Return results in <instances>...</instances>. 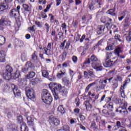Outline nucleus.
<instances>
[{"label": "nucleus", "mask_w": 131, "mask_h": 131, "mask_svg": "<svg viewBox=\"0 0 131 131\" xmlns=\"http://www.w3.org/2000/svg\"><path fill=\"white\" fill-rule=\"evenodd\" d=\"M12 72L13 68L10 66H7L5 70L3 71V77L6 80H10L12 78Z\"/></svg>", "instance_id": "obj_1"}, {"label": "nucleus", "mask_w": 131, "mask_h": 131, "mask_svg": "<svg viewBox=\"0 0 131 131\" xmlns=\"http://www.w3.org/2000/svg\"><path fill=\"white\" fill-rule=\"evenodd\" d=\"M10 25H11V21L7 17L3 16L0 19V30H4L5 26H10Z\"/></svg>", "instance_id": "obj_2"}, {"label": "nucleus", "mask_w": 131, "mask_h": 131, "mask_svg": "<svg viewBox=\"0 0 131 131\" xmlns=\"http://www.w3.org/2000/svg\"><path fill=\"white\" fill-rule=\"evenodd\" d=\"M33 69H34V66H33V64L30 61H28L25 64V67L23 68L21 71V72H23V73L26 74L28 71L33 70Z\"/></svg>", "instance_id": "obj_3"}, {"label": "nucleus", "mask_w": 131, "mask_h": 131, "mask_svg": "<svg viewBox=\"0 0 131 131\" xmlns=\"http://www.w3.org/2000/svg\"><path fill=\"white\" fill-rule=\"evenodd\" d=\"M26 94L27 97L30 100H34L35 99V94L34 90L28 87L26 88Z\"/></svg>", "instance_id": "obj_4"}, {"label": "nucleus", "mask_w": 131, "mask_h": 131, "mask_svg": "<svg viewBox=\"0 0 131 131\" xmlns=\"http://www.w3.org/2000/svg\"><path fill=\"white\" fill-rule=\"evenodd\" d=\"M54 85L55 86L53 88V90H52V92L59 94L60 93H67V91L62 90V88L61 84L55 83H54Z\"/></svg>", "instance_id": "obj_5"}, {"label": "nucleus", "mask_w": 131, "mask_h": 131, "mask_svg": "<svg viewBox=\"0 0 131 131\" xmlns=\"http://www.w3.org/2000/svg\"><path fill=\"white\" fill-rule=\"evenodd\" d=\"M12 1L13 0H5L0 5V10L1 9H3V10H0V13H5L6 10L9 8V3H11Z\"/></svg>", "instance_id": "obj_6"}, {"label": "nucleus", "mask_w": 131, "mask_h": 131, "mask_svg": "<svg viewBox=\"0 0 131 131\" xmlns=\"http://www.w3.org/2000/svg\"><path fill=\"white\" fill-rule=\"evenodd\" d=\"M118 59H117L115 61H113V60H111L110 59H105L104 62H103V66L104 67H111V66H113V65L116 64L117 63H118L117 61Z\"/></svg>", "instance_id": "obj_7"}, {"label": "nucleus", "mask_w": 131, "mask_h": 131, "mask_svg": "<svg viewBox=\"0 0 131 131\" xmlns=\"http://www.w3.org/2000/svg\"><path fill=\"white\" fill-rule=\"evenodd\" d=\"M130 17V15L127 11H124L121 14V16L118 17L119 21H122L123 19H128Z\"/></svg>", "instance_id": "obj_8"}, {"label": "nucleus", "mask_w": 131, "mask_h": 131, "mask_svg": "<svg viewBox=\"0 0 131 131\" xmlns=\"http://www.w3.org/2000/svg\"><path fill=\"white\" fill-rule=\"evenodd\" d=\"M107 78H106L105 80H100L99 81V84L97 86V89H99V90H105L106 84L104 83H107Z\"/></svg>", "instance_id": "obj_9"}, {"label": "nucleus", "mask_w": 131, "mask_h": 131, "mask_svg": "<svg viewBox=\"0 0 131 131\" xmlns=\"http://www.w3.org/2000/svg\"><path fill=\"white\" fill-rule=\"evenodd\" d=\"M92 67L94 69H96V71H102L103 70V67L98 62H93L92 63Z\"/></svg>", "instance_id": "obj_10"}, {"label": "nucleus", "mask_w": 131, "mask_h": 131, "mask_svg": "<svg viewBox=\"0 0 131 131\" xmlns=\"http://www.w3.org/2000/svg\"><path fill=\"white\" fill-rule=\"evenodd\" d=\"M51 96V94L47 90H43L41 94V98L43 102L47 100V98H49Z\"/></svg>", "instance_id": "obj_11"}, {"label": "nucleus", "mask_w": 131, "mask_h": 131, "mask_svg": "<svg viewBox=\"0 0 131 131\" xmlns=\"http://www.w3.org/2000/svg\"><path fill=\"white\" fill-rule=\"evenodd\" d=\"M12 91L13 92L14 95L15 96V97H19L21 95V92L19 90H18V88L15 84H13L12 85Z\"/></svg>", "instance_id": "obj_12"}, {"label": "nucleus", "mask_w": 131, "mask_h": 131, "mask_svg": "<svg viewBox=\"0 0 131 131\" xmlns=\"http://www.w3.org/2000/svg\"><path fill=\"white\" fill-rule=\"evenodd\" d=\"M115 55H116L119 57V58H121V59H124L125 58V56L124 55H120L119 54H121L122 53V50H121V48L118 47L115 49Z\"/></svg>", "instance_id": "obj_13"}, {"label": "nucleus", "mask_w": 131, "mask_h": 131, "mask_svg": "<svg viewBox=\"0 0 131 131\" xmlns=\"http://www.w3.org/2000/svg\"><path fill=\"white\" fill-rule=\"evenodd\" d=\"M49 120L56 126H58V125L60 124V120H59V119H57L56 118L54 117L53 116H51L49 118Z\"/></svg>", "instance_id": "obj_14"}, {"label": "nucleus", "mask_w": 131, "mask_h": 131, "mask_svg": "<svg viewBox=\"0 0 131 131\" xmlns=\"http://www.w3.org/2000/svg\"><path fill=\"white\" fill-rule=\"evenodd\" d=\"M105 31V26L99 25L97 29V33L99 35L103 34V33Z\"/></svg>", "instance_id": "obj_15"}, {"label": "nucleus", "mask_w": 131, "mask_h": 131, "mask_svg": "<svg viewBox=\"0 0 131 131\" xmlns=\"http://www.w3.org/2000/svg\"><path fill=\"white\" fill-rule=\"evenodd\" d=\"M126 85V82H125L123 85V86H121L120 88V92L121 94V96L122 98H125V94H124V86Z\"/></svg>", "instance_id": "obj_16"}, {"label": "nucleus", "mask_w": 131, "mask_h": 131, "mask_svg": "<svg viewBox=\"0 0 131 131\" xmlns=\"http://www.w3.org/2000/svg\"><path fill=\"white\" fill-rule=\"evenodd\" d=\"M9 15L10 17H16L17 15H20V13L18 12V11H17V9H13L10 11Z\"/></svg>", "instance_id": "obj_17"}, {"label": "nucleus", "mask_w": 131, "mask_h": 131, "mask_svg": "<svg viewBox=\"0 0 131 131\" xmlns=\"http://www.w3.org/2000/svg\"><path fill=\"white\" fill-rule=\"evenodd\" d=\"M6 53L4 51H0V62H4L6 61Z\"/></svg>", "instance_id": "obj_18"}, {"label": "nucleus", "mask_w": 131, "mask_h": 131, "mask_svg": "<svg viewBox=\"0 0 131 131\" xmlns=\"http://www.w3.org/2000/svg\"><path fill=\"white\" fill-rule=\"evenodd\" d=\"M20 130L28 131V129H27L26 123H25V122H20Z\"/></svg>", "instance_id": "obj_19"}, {"label": "nucleus", "mask_w": 131, "mask_h": 131, "mask_svg": "<svg viewBox=\"0 0 131 131\" xmlns=\"http://www.w3.org/2000/svg\"><path fill=\"white\" fill-rule=\"evenodd\" d=\"M53 101V98H52V96L49 95V97H46V100H44L43 102L45 103L46 104H48V105L51 104L52 103V101Z\"/></svg>", "instance_id": "obj_20"}, {"label": "nucleus", "mask_w": 131, "mask_h": 131, "mask_svg": "<svg viewBox=\"0 0 131 131\" xmlns=\"http://www.w3.org/2000/svg\"><path fill=\"white\" fill-rule=\"evenodd\" d=\"M27 119L28 120V125L30 126H33V125H34V123H33V119H32L30 117H27Z\"/></svg>", "instance_id": "obj_21"}, {"label": "nucleus", "mask_w": 131, "mask_h": 131, "mask_svg": "<svg viewBox=\"0 0 131 131\" xmlns=\"http://www.w3.org/2000/svg\"><path fill=\"white\" fill-rule=\"evenodd\" d=\"M108 15H111V16H116V13H115V9H109L107 12Z\"/></svg>", "instance_id": "obj_22"}, {"label": "nucleus", "mask_w": 131, "mask_h": 131, "mask_svg": "<svg viewBox=\"0 0 131 131\" xmlns=\"http://www.w3.org/2000/svg\"><path fill=\"white\" fill-rule=\"evenodd\" d=\"M131 24L129 21V18H125L124 23L123 24L124 27H129V25Z\"/></svg>", "instance_id": "obj_23"}, {"label": "nucleus", "mask_w": 131, "mask_h": 131, "mask_svg": "<svg viewBox=\"0 0 131 131\" xmlns=\"http://www.w3.org/2000/svg\"><path fill=\"white\" fill-rule=\"evenodd\" d=\"M103 39H101L100 40H99L97 42V43L95 45L94 47H93V49H94V50H96V49H98L99 46H102V43H103Z\"/></svg>", "instance_id": "obj_24"}, {"label": "nucleus", "mask_w": 131, "mask_h": 131, "mask_svg": "<svg viewBox=\"0 0 131 131\" xmlns=\"http://www.w3.org/2000/svg\"><path fill=\"white\" fill-rule=\"evenodd\" d=\"M5 42H6V38L3 35H0V46L5 45Z\"/></svg>", "instance_id": "obj_25"}, {"label": "nucleus", "mask_w": 131, "mask_h": 131, "mask_svg": "<svg viewBox=\"0 0 131 131\" xmlns=\"http://www.w3.org/2000/svg\"><path fill=\"white\" fill-rule=\"evenodd\" d=\"M90 60L91 62H93V63H96V62H98V58H97L96 56H95V55H92L91 56Z\"/></svg>", "instance_id": "obj_26"}, {"label": "nucleus", "mask_w": 131, "mask_h": 131, "mask_svg": "<svg viewBox=\"0 0 131 131\" xmlns=\"http://www.w3.org/2000/svg\"><path fill=\"white\" fill-rule=\"evenodd\" d=\"M23 7L26 12H30L31 11V8L26 4H24Z\"/></svg>", "instance_id": "obj_27"}, {"label": "nucleus", "mask_w": 131, "mask_h": 131, "mask_svg": "<svg viewBox=\"0 0 131 131\" xmlns=\"http://www.w3.org/2000/svg\"><path fill=\"white\" fill-rule=\"evenodd\" d=\"M44 28L46 30V32L47 33H49V31H50V28H51V26H50V24L46 23L44 25Z\"/></svg>", "instance_id": "obj_28"}, {"label": "nucleus", "mask_w": 131, "mask_h": 131, "mask_svg": "<svg viewBox=\"0 0 131 131\" xmlns=\"http://www.w3.org/2000/svg\"><path fill=\"white\" fill-rule=\"evenodd\" d=\"M35 76V73L34 72H30L29 74L27 75V78H33V77Z\"/></svg>", "instance_id": "obj_29"}, {"label": "nucleus", "mask_w": 131, "mask_h": 131, "mask_svg": "<svg viewBox=\"0 0 131 131\" xmlns=\"http://www.w3.org/2000/svg\"><path fill=\"white\" fill-rule=\"evenodd\" d=\"M10 90L11 88L8 84H6L3 89V91L5 92V93H9Z\"/></svg>", "instance_id": "obj_30"}, {"label": "nucleus", "mask_w": 131, "mask_h": 131, "mask_svg": "<svg viewBox=\"0 0 131 131\" xmlns=\"http://www.w3.org/2000/svg\"><path fill=\"white\" fill-rule=\"evenodd\" d=\"M58 111H59V112H61L62 114H64V113H65L66 112L65 110L63 107V105H60L59 106H58Z\"/></svg>", "instance_id": "obj_31"}, {"label": "nucleus", "mask_w": 131, "mask_h": 131, "mask_svg": "<svg viewBox=\"0 0 131 131\" xmlns=\"http://www.w3.org/2000/svg\"><path fill=\"white\" fill-rule=\"evenodd\" d=\"M64 75H65V72H63L62 71H59V72L57 73V77H58V78H62Z\"/></svg>", "instance_id": "obj_32"}, {"label": "nucleus", "mask_w": 131, "mask_h": 131, "mask_svg": "<svg viewBox=\"0 0 131 131\" xmlns=\"http://www.w3.org/2000/svg\"><path fill=\"white\" fill-rule=\"evenodd\" d=\"M32 60L33 62H35V61L37 60V54H36V51L32 55Z\"/></svg>", "instance_id": "obj_33"}, {"label": "nucleus", "mask_w": 131, "mask_h": 131, "mask_svg": "<svg viewBox=\"0 0 131 131\" xmlns=\"http://www.w3.org/2000/svg\"><path fill=\"white\" fill-rule=\"evenodd\" d=\"M43 50L45 52L46 55H47V56H50V55H51V49L45 47L43 48Z\"/></svg>", "instance_id": "obj_34"}, {"label": "nucleus", "mask_w": 131, "mask_h": 131, "mask_svg": "<svg viewBox=\"0 0 131 131\" xmlns=\"http://www.w3.org/2000/svg\"><path fill=\"white\" fill-rule=\"evenodd\" d=\"M42 75L43 77L48 78L49 77V72L46 70L42 71Z\"/></svg>", "instance_id": "obj_35"}, {"label": "nucleus", "mask_w": 131, "mask_h": 131, "mask_svg": "<svg viewBox=\"0 0 131 131\" xmlns=\"http://www.w3.org/2000/svg\"><path fill=\"white\" fill-rule=\"evenodd\" d=\"M121 36H120L119 34H116L115 35V39H116V40L121 42L122 41V40H121Z\"/></svg>", "instance_id": "obj_36"}, {"label": "nucleus", "mask_w": 131, "mask_h": 131, "mask_svg": "<svg viewBox=\"0 0 131 131\" xmlns=\"http://www.w3.org/2000/svg\"><path fill=\"white\" fill-rule=\"evenodd\" d=\"M66 57H67V53H66V52H63L61 55V60L62 61H65Z\"/></svg>", "instance_id": "obj_37"}, {"label": "nucleus", "mask_w": 131, "mask_h": 131, "mask_svg": "<svg viewBox=\"0 0 131 131\" xmlns=\"http://www.w3.org/2000/svg\"><path fill=\"white\" fill-rule=\"evenodd\" d=\"M17 45L19 48H22L24 46V42H23V41L19 40H18Z\"/></svg>", "instance_id": "obj_38"}, {"label": "nucleus", "mask_w": 131, "mask_h": 131, "mask_svg": "<svg viewBox=\"0 0 131 131\" xmlns=\"http://www.w3.org/2000/svg\"><path fill=\"white\" fill-rule=\"evenodd\" d=\"M35 24L39 27V28H41L42 27V23L40 21H35Z\"/></svg>", "instance_id": "obj_39"}, {"label": "nucleus", "mask_w": 131, "mask_h": 131, "mask_svg": "<svg viewBox=\"0 0 131 131\" xmlns=\"http://www.w3.org/2000/svg\"><path fill=\"white\" fill-rule=\"evenodd\" d=\"M52 93L53 94L55 100L57 101V100L59 99V96L58 95V94L60 93H57L56 92H54V91H52Z\"/></svg>", "instance_id": "obj_40"}, {"label": "nucleus", "mask_w": 131, "mask_h": 131, "mask_svg": "<svg viewBox=\"0 0 131 131\" xmlns=\"http://www.w3.org/2000/svg\"><path fill=\"white\" fill-rule=\"evenodd\" d=\"M107 108L111 110V111H113V103L112 102H110L107 105Z\"/></svg>", "instance_id": "obj_41"}, {"label": "nucleus", "mask_w": 131, "mask_h": 131, "mask_svg": "<svg viewBox=\"0 0 131 131\" xmlns=\"http://www.w3.org/2000/svg\"><path fill=\"white\" fill-rule=\"evenodd\" d=\"M83 73H84V77H85V78H86L87 79H89V78H90V75L89 74V72H86L84 71Z\"/></svg>", "instance_id": "obj_42"}, {"label": "nucleus", "mask_w": 131, "mask_h": 131, "mask_svg": "<svg viewBox=\"0 0 131 131\" xmlns=\"http://www.w3.org/2000/svg\"><path fill=\"white\" fill-rule=\"evenodd\" d=\"M51 6H52V3L50 4H48L46 8L44 10L45 13H47V12H48V11H49V10H50V9H51Z\"/></svg>", "instance_id": "obj_43"}, {"label": "nucleus", "mask_w": 131, "mask_h": 131, "mask_svg": "<svg viewBox=\"0 0 131 131\" xmlns=\"http://www.w3.org/2000/svg\"><path fill=\"white\" fill-rule=\"evenodd\" d=\"M105 25H106V28H107L108 30H110V29H111V28L112 27V24H111V23H106Z\"/></svg>", "instance_id": "obj_44"}, {"label": "nucleus", "mask_w": 131, "mask_h": 131, "mask_svg": "<svg viewBox=\"0 0 131 131\" xmlns=\"http://www.w3.org/2000/svg\"><path fill=\"white\" fill-rule=\"evenodd\" d=\"M88 73L89 74V77H95V74H94V72L89 70L88 71Z\"/></svg>", "instance_id": "obj_45"}, {"label": "nucleus", "mask_w": 131, "mask_h": 131, "mask_svg": "<svg viewBox=\"0 0 131 131\" xmlns=\"http://www.w3.org/2000/svg\"><path fill=\"white\" fill-rule=\"evenodd\" d=\"M85 102H86L85 106L86 109H88V107H90V108L92 109V108H93V106H92V105L90 104V101H86Z\"/></svg>", "instance_id": "obj_46"}, {"label": "nucleus", "mask_w": 131, "mask_h": 131, "mask_svg": "<svg viewBox=\"0 0 131 131\" xmlns=\"http://www.w3.org/2000/svg\"><path fill=\"white\" fill-rule=\"evenodd\" d=\"M62 129L64 131H70V130H69V126L66 125L62 127Z\"/></svg>", "instance_id": "obj_47"}, {"label": "nucleus", "mask_w": 131, "mask_h": 131, "mask_svg": "<svg viewBox=\"0 0 131 131\" xmlns=\"http://www.w3.org/2000/svg\"><path fill=\"white\" fill-rule=\"evenodd\" d=\"M20 84L23 86H25V85H26V80H25V79H22L20 82Z\"/></svg>", "instance_id": "obj_48"}, {"label": "nucleus", "mask_w": 131, "mask_h": 131, "mask_svg": "<svg viewBox=\"0 0 131 131\" xmlns=\"http://www.w3.org/2000/svg\"><path fill=\"white\" fill-rule=\"evenodd\" d=\"M20 77V72L16 71L14 75V78H18Z\"/></svg>", "instance_id": "obj_49"}, {"label": "nucleus", "mask_w": 131, "mask_h": 131, "mask_svg": "<svg viewBox=\"0 0 131 131\" xmlns=\"http://www.w3.org/2000/svg\"><path fill=\"white\" fill-rule=\"evenodd\" d=\"M116 126H117L118 128L122 127V126H121V123L120 122V121H117Z\"/></svg>", "instance_id": "obj_50"}, {"label": "nucleus", "mask_w": 131, "mask_h": 131, "mask_svg": "<svg viewBox=\"0 0 131 131\" xmlns=\"http://www.w3.org/2000/svg\"><path fill=\"white\" fill-rule=\"evenodd\" d=\"M84 64H91V59L90 58H86L84 62Z\"/></svg>", "instance_id": "obj_51"}, {"label": "nucleus", "mask_w": 131, "mask_h": 131, "mask_svg": "<svg viewBox=\"0 0 131 131\" xmlns=\"http://www.w3.org/2000/svg\"><path fill=\"white\" fill-rule=\"evenodd\" d=\"M41 16L43 19H46L48 17V15L45 12H41Z\"/></svg>", "instance_id": "obj_52"}, {"label": "nucleus", "mask_w": 131, "mask_h": 131, "mask_svg": "<svg viewBox=\"0 0 131 131\" xmlns=\"http://www.w3.org/2000/svg\"><path fill=\"white\" fill-rule=\"evenodd\" d=\"M121 110H122V107H119V108L116 110V112H119L120 113H121L122 112H124V111H123Z\"/></svg>", "instance_id": "obj_53"}, {"label": "nucleus", "mask_w": 131, "mask_h": 131, "mask_svg": "<svg viewBox=\"0 0 131 131\" xmlns=\"http://www.w3.org/2000/svg\"><path fill=\"white\" fill-rule=\"evenodd\" d=\"M111 57V53H106V60H110V58Z\"/></svg>", "instance_id": "obj_54"}, {"label": "nucleus", "mask_w": 131, "mask_h": 131, "mask_svg": "<svg viewBox=\"0 0 131 131\" xmlns=\"http://www.w3.org/2000/svg\"><path fill=\"white\" fill-rule=\"evenodd\" d=\"M101 3H102V0H97L96 4L99 6L98 8H101Z\"/></svg>", "instance_id": "obj_55"}, {"label": "nucleus", "mask_w": 131, "mask_h": 131, "mask_svg": "<svg viewBox=\"0 0 131 131\" xmlns=\"http://www.w3.org/2000/svg\"><path fill=\"white\" fill-rule=\"evenodd\" d=\"M72 60L74 63H76L77 62V57L73 56L72 57Z\"/></svg>", "instance_id": "obj_56"}, {"label": "nucleus", "mask_w": 131, "mask_h": 131, "mask_svg": "<svg viewBox=\"0 0 131 131\" xmlns=\"http://www.w3.org/2000/svg\"><path fill=\"white\" fill-rule=\"evenodd\" d=\"M34 27H35V25H33L32 27H29L28 29L31 31H35L34 30Z\"/></svg>", "instance_id": "obj_57"}, {"label": "nucleus", "mask_w": 131, "mask_h": 131, "mask_svg": "<svg viewBox=\"0 0 131 131\" xmlns=\"http://www.w3.org/2000/svg\"><path fill=\"white\" fill-rule=\"evenodd\" d=\"M23 119V118H22V116L19 115L17 117V120H18V121H20V123L24 122H22Z\"/></svg>", "instance_id": "obj_58"}, {"label": "nucleus", "mask_w": 131, "mask_h": 131, "mask_svg": "<svg viewBox=\"0 0 131 131\" xmlns=\"http://www.w3.org/2000/svg\"><path fill=\"white\" fill-rule=\"evenodd\" d=\"M69 47H70V41H68L66 43V49H69Z\"/></svg>", "instance_id": "obj_59"}, {"label": "nucleus", "mask_w": 131, "mask_h": 131, "mask_svg": "<svg viewBox=\"0 0 131 131\" xmlns=\"http://www.w3.org/2000/svg\"><path fill=\"white\" fill-rule=\"evenodd\" d=\"M85 38V35H83L81 37V38L80 39V42H82L83 41V40Z\"/></svg>", "instance_id": "obj_60"}, {"label": "nucleus", "mask_w": 131, "mask_h": 131, "mask_svg": "<svg viewBox=\"0 0 131 131\" xmlns=\"http://www.w3.org/2000/svg\"><path fill=\"white\" fill-rule=\"evenodd\" d=\"M79 111H80V110L78 108H76L74 110V112H75V113H79Z\"/></svg>", "instance_id": "obj_61"}, {"label": "nucleus", "mask_w": 131, "mask_h": 131, "mask_svg": "<svg viewBox=\"0 0 131 131\" xmlns=\"http://www.w3.org/2000/svg\"><path fill=\"white\" fill-rule=\"evenodd\" d=\"M67 27V26L66 25V24H65V23L62 24L61 27L63 30H64V29H66Z\"/></svg>", "instance_id": "obj_62"}, {"label": "nucleus", "mask_w": 131, "mask_h": 131, "mask_svg": "<svg viewBox=\"0 0 131 131\" xmlns=\"http://www.w3.org/2000/svg\"><path fill=\"white\" fill-rule=\"evenodd\" d=\"M63 34H64V33L61 32H59L58 33V35H60V36H59V38H61V37H63Z\"/></svg>", "instance_id": "obj_63"}, {"label": "nucleus", "mask_w": 131, "mask_h": 131, "mask_svg": "<svg viewBox=\"0 0 131 131\" xmlns=\"http://www.w3.org/2000/svg\"><path fill=\"white\" fill-rule=\"evenodd\" d=\"M126 40H127V41H131V36H127Z\"/></svg>", "instance_id": "obj_64"}]
</instances>
